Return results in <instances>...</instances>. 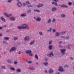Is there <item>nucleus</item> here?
I'll return each mask as SVG.
<instances>
[{"label": "nucleus", "mask_w": 74, "mask_h": 74, "mask_svg": "<svg viewBox=\"0 0 74 74\" xmlns=\"http://www.w3.org/2000/svg\"><path fill=\"white\" fill-rule=\"evenodd\" d=\"M27 26L26 24H23L21 26L17 27V28H27Z\"/></svg>", "instance_id": "nucleus-1"}, {"label": "nucleus", "mask_w": 74, "mask_h": 74, "mask_svg": "<svg viewBox=\"0 0 74 74\" xmlns=\"http://www.w3.org/2000/svg\"><path fill=\"white\" fill-rule=\"evenodd\" d=\"M58 71L61 72H64V71H65V70L63 69V67L62 66H59V68L58 69Z\"/></svg>", "instance_id": "nucleus-2"}, {"label": "nucleus", "mask_w": 74, "mask_h": 74, "mask_svg": "<svg viewBox=\"0 0 74 74\" xmlns=\"http://www.w3.org/2000/svg\"><path fill=\"white\" fill-rule=\"evenodd\" d=\"M16 48L15 47H12L11 48V49H10V52H12L16 50Z\"/></svg>", "instance_id": "nucleus-3"}, {"label": "nucleus", "mask_w": 74, "mask_h": 74, "mask_svg": "<svg viewBox=\"0 0 74 74\" xmlns=\"http://www.w3.org/2000/svg\"><path fill=\"white\" fill-rule=\"evenodd\" d=\"M35 40H33L32 41H31L29 43V44L31 45H34V44L35 43Z\"/></svg>", "instance_id": "nucleus-4"}, {"label": "nucleus", "mask_w": 74, "mask_h": 74, "mask_svg": "<svg viewBox=\"0 0 74 74\" xmlns=\"http://www.w3.org/2000/svg\"><path fill=\"white\" fill-rule=\"evenodd\" d=\"M24 40L25 41H29L30 40V38L28 36H25L24 38Z\"/></svg>", "instance_id": "nucleus-5"}, {"label": "nucleus", "mask_w": 74, "mask_h": 74, "mask_svg": "<svg viewBox=\"0 0 74 74\" xmlns=\"http://www.w3.org/2000/svg\"><path fill=\"white\" fill-rule=\"evenodd\" d=\"M60 51L62 54H64V53H65V51H66V50L65 49H60Z\"/></svg>", "instance_id": "nucleus-6"}, {"label": "nucleus", "mask_w": 74, "mask_h": 74, "mask_svg": "<svg viewBox=\"0 0 74 74\" xmlns=\"http://www.w3.org/2000/svg\"><path fill=\"white\" fill-rule=\"evenodd\" d=\"M29 69L30 70H34L36 69L33 66H30L29 67Z\"/></svg>", "instance_id": "nucleus-7"}, {"label": "nucleus", "mask_w": 74, "mask_h": 74, "mask_svg": "<svg viewBox=\"0 0 74 74\" xmlns=\"http://www.w3.org/2000/svg\"><path fill=\"white\" fill-rule=\"evenodd\" d=\"M17 5V6L19 7H22V3L19 2H18Z\"/></svg>", "instance_id": "nucleus-8"}, {"label": "nucleus", "mask_w": 74, "mask_h": 74, "mask_svg": "<svg viewBox=\"0 0 74 74\" xmlns=\"http://www.w3.org/2000/svg\"><path fill=\"white\" fill-rule=\"evenodd\" d=\"M16 71L17 73H21V69H17L16 70Z\"/></svg>", "instance_id": "nucleus-9"}, {"label": "nucleus", "mask_w": 74, "mask_h": 74, "mask_svg": "<svg viewBox=\"0 0 74 74\" xmlns=\"http://www.w3.org/2000/svg\"><path fill=\"white\" fill-rule=\"evenodd\" d=\"M49 73V74H50V73H52L53 72V70H52V69H49V71H48Z\"/></svg>", "instance_id": "nucleus-10"}, {"label": "nucleus", "mask_w": 74, "mask_h": 74, "mask_svg": "<svg viewBox=\"0 0 74 74\" xmlns=\"http://www.w3.org/2000/svg\"><path fill=\"white\" fill-rule=\"evenodd\" d=\"M0 19L1 20H2V21L4 22H5V19L4 18H3V17H0Z\"/></svg>", "instance_id": "nucleus-11"}, {"label": "nucleus", "mask_w": 74, "mask_h": 74, "mask_svg": "<svg viewBox=\"0 0 74 74\" xmlns=\"http://www.w3.org/2000/svg\"><path fill=\"white\" fill-rule=\"evenodd\" d=\"M47 56H53V53L51 52L50 54H49L47 55Z\"/></svg>", "instance_id": "nucleus-12"}, {"label": "nucleus", "mask_w": 74, "mask_h": 74, "mask_svg": "<svg viewBox=\"0 0 74 74\" xmlns=\"http://www.w3.org/2000/svg\"><path fill=\"white\" fill-rule=\"evenodd\" d=\"M43 5V4H39L37 5V7H38V8H40L41 7H42Z\"/></svg>", "instance_id": "nucleus-13"}, {"label": "nucleus", "mask_w": 74, "mask_h": 74, "mask_svg": "<svg viewBox=\"0 0 74 74\" xmlns=\"http://www.w3.org/2000/svg\"><path fill=\"white\" fill-rule=\"evenodd\" d=\"M26 52L27 53H32V51L30 50H28L26 51Z\"/></svg>", "instance_id": "nucleus-14"}, {"label": "nucleus", "mask_w": 74, "mask_h": 74, "mask_svg": "<svg viewBox=\"0 0 74 74\" xmlns=\"http://www.w3.org/2000/svg\"><path fill=\"white\" fill-rule=\"evenodd\" d=\"M43 64L45 66H48V65H49V64H48V63L47 62H44L43 63Z\"/></svg>", "instance_id": "nucleus-15"}, {"label": "nucleus", "mask_w": 74, "mask_h": 74, "mask_svg": "<svg viewBox=\"0 0 74 74\" xmlns=\"http://www.w3.org/2000/svg\"><path fill=\"white\" fill-rule=\"evenodd\" d=\"M57 10V9L56 8H52V11H56Z\"/></svg>", "instance_id": "nucleus-16"}, {"label": "nucleus", "mask_w": 74, "mask_h": 74, "mask_svg": "<svg viewBox=\"0 0 74 74\" xmlns=\"http://www.w3.org/2000/svg\"><path fill=\"white\" fill-rule=\"evenodd\" d=\"M21 16L22 17H25V16H26V14L25 13H23L21 14Z\"/></svg>", "instance_id": "nucleus-17"}, {"label": "nucleus", "mask_w": 74, "mask_h": 74, "mask_svg": "<svg viewBox=\"0 0 74 74\" xmlns=\"http://www.w3.org/2000/svg\"><path fill=\"white\" fill-rule=\"evenodd\" d=\"M48 48L49 49H50V50H51V49H52V45H50L49 46Z\"/></svg>", "instance_id": "nucleus-18"}, {"label": "nucleus", "mask_w": 74, "mask_h": 74, "mask_svg": "<svg viewBox=\"0 0 74 74\" xmlns=\"http://www.w3.org/2000/svg\"><path fill=\"white\" fill-rule=\"evenodd\" d=\"M35 58L37 59V60H38V56L36 54L35 55Z\"/></svg>", "instance_id": "nucleus-19"}, {"label": "nucleus", "mask_w": 74, "mask_h": 74, "mask_svg": "<svg viewBox=\"0 0 74 74\" xmlns=\"http://www.w3.org/2000/svg\"><path fill=\"white\" fill-rule=\"evenodd\" d=\"M10 20L12 21H15V18L14 17H12L10 18Z\"/></svg>", "instance_id": "nucleus-20"}, {"label": "nucleus", "mask_w": 74, "mask_h": 74, "mask_svg": "<svg viewBox=\"0 0 74 74\" xmlns=\"http://www.w3.org/2000/svg\"><path fill=\"white\" fill-rule=\"evenodd\" d=\"M66 33V32H60V34L61 35H64V34Z\"/></svg>", "instance_id": "nucleus-21"}, {"label": "nucleus", "mask_w": 74, "mask_h": 74, "mask_svg": "<svg viewBox=\"0 0 74 74\" xmlns=\"http://www.w3.org/2000/svg\"><path fill=\"white\" fill-rule=\"evenodd\" d=\"M52 4H54V5L55 6H57V5H58V3H55L54 2H52Z\"/></svg>", "instance_id": "nucleus-22"}, {"label": "nucleus", "mask_w": 74, "mask_h": 74, "mask_svg": "<svg viewBox=\"0 0 74 74\" xmlns=\"http://www.w3.org/2000/svg\"><path fill=\"white\" fill-rule=\"evenodd\" d=\"M4 39L5 40H9L10 39V38L5 37H4Z\"/></svg>", "instance_id": "nucleus-23"}, {"label": "nucleus", "mask_w": 74, "mask_h": 74, "mask_svg": "<svg viewBox=\"0 0 74 74\" xmlns=\"http://www.w3.org/2000/svg\"><path fill=\"white\" fill-rule=\"evenodd\" d=\"M37 21H41V18H38L36 19Z\"/></svg>", "instance_id": "nucleus-24"}, {"label": "nucleus", "mask_w": 74, "mask_h": 74, "mask_svg": "<svg viewBox=\"0 0 74 74\" xmlns=\"http://www.w3.org/2000/svg\"><path fill=\"white\" fill-rule=\"evenodd\" d=\"M4 15L5 16H7V17H10V16H8V15H7V13H4Z\"/></svg>", "instance_id": "nucleus-25"}, {"label": "nucleus", "mask_w": 74, "mask_h": 74, "mask_svg": "<svg viewBox=\"0 0 74 74\" xmlns=\"http://www.w3.org/2000/svg\"><path fill=\"white\" fill-rule=\"evenodd\" d=\"M52 42V40H50L49 42V45H51V44Z\"/></svg>", "instance_id": "nucleus-26"}, {"label": "nucleus", "mask_w": 74, "mask_h": 74, "mask_svg": "<svg viewBox=\"0 0 74 74\" xmlns=\"http://www.w3.org/2000/svg\"><path fill=\"white\" fill-rule=\"evenodd\" d=\"M39 34L40 35V36H42L43 35V34L42 33V32H39Z\"/></svg>", "instance_id": "nucleus-27"}, {"label": "nucleus", "mask_w": 74, "mask_h": 74, "mask_svg": "<svg viewBox=\"0 0 74 74\" xmlns=\"http://www.w3.org/2000/svg\"><path fill=\"white\" fill-rule=\"evenodd\" d=\"M13 38L14 40H18V37L16 36L14 37Z\"/></svg>", "instance_id": "nucleus-28"}, {"label": "nucleus", "mask_w": 74, "mask_h": 74, "mask_svg": "<svg viewBox=\"0 0 74 74\" xmlns=\"http://www.w3.org/2000/svg\"><path fill=\"white\" fill-rule=\"evenodd\" d=\"M10 69L11 70H12L13 71H14L15 70V69L14 68L11 67L10 68Z\"/></svg>", "instance_id": "nucleus-29"}, {"label": "nucleus", "mask_w": 74, "mask_h": 74, "mask_svg": "<svg viewBox=\"0 0 74 74\" xmlns=\"http://www.w3.org/2000/svg\"><path fill=\"white\" fill-rule=\"evenodd\" d=\"M32 12V10H28V11L27 12V14H29V13H30V12Z\"/></svg>", "instance_id": "nucleus-30"}, {"label": "nucleus", "mask_w": 74, "mask_h": 74, "mask_svg": "<svg viewBox=\"0 0 74 74\" xmlns=\"http://www.w3.org/2000/svg\"><path fill=\"white\" fill-rule=\"evenodd\" d=\"M3 43L4 44H8L7 42L5 41H3Z\"/></svg>", "instance_id": "nucleus-31"}, {"label": "nucleus", "mask_w": 74, "mask_h": 74, "mask_svg": "<svg viewBox=\"0 0 74 74\" xmlns=\"http://www.w3.org/2000/svg\"><path fill=\"white\" fill-rule=\"evenodd\" d=\"M59 35V33L58 32H56V36H58Z\"/></svg>", "instance_id": "nucleus-32"}, {"label": "nucleus", "mask_w": 74, "mask_h": 74, "mask_svg": "<svg viewBox=\"0 0 74 74\" xmlns=\"http://www.w3.org/2000/svg\"><path fill=\"white\" fill-rule=\"evenodd\" d=\"M61 16L62 18H63L64 17H65V15H64V14H62L61 15Z\"/></svg>", "instance_id": "nucleus-33"}, {"label": "nucleus", "mask_w": 74, "mask_h": 74, "mask_svg": "<svg viewBox=\"0 0 74 74\" xmlns=\"http://www.w3.org/2000/svg\"><path fill=\"white\" fill-rule=\"evenodd\" d=\"M55 21H56V19L54 18L53 20L52 21L53 22V23H55Z\"/></svg>", "instance_id": "nucleus-34"}, {"label": "nucleus", "mask_w": 74, "mask_h": 74, "mask_svg": "<svg viewBox=\"0 0 74 74\" xmlns=\"http://www.w3.org/2000/svg\"><path fill=\"white\" fill-rule=\"evenodd\" d=\"M27 63H29V64H31V63H32V61H29L27 62Z\"/></svg>", "instance_id": "nucleus-35"}, {"label": "nucleus", "mask_w": 74, "mask_h": 74, "mask_svg": "<svg viewBox=\"0 0 74 74\" xmlns=\"http://www.w3.org/2000/svg\"><path fill=\"white\" fill-rule=\"evenodd\" d=\"M51 22V19H49L47 23H50Z\"/></svg>", "instance_id": "nucleus-36"}, {"label": "nucleus", "mask_w": 74, "mask_h": 74, "mask_svg": "<svg viewBox=\"0 0 74 74\" xmlns=\"http://www.w3.org/2000/svg\"><path fill=\"white\" fill-rule=\"evenodd\" d=\"M1 67L2 69H5V67L4 66H1Z\"/></svg>", "instance_id": "nucleus-37"}, {"label": "nucleus", "mask_w": 74, "mask_h": 74, "mask_svg": "<svg viewBox=\"0 0 74 74\" xmlns=\"http://www.w3.org/2000/svg\"><path fill=\"white\" fill-rule=\"evenodd\" d=\"M26 4L27 5H28V4H30V3L29 1H27L26 2Z\"/></svg>", "instance_id": "nucleus-38"}, {"label": "nucleus", "mask_w": 74, "mask_h": 74, "mask_svg": "<svg viewBox=\"0 0 74 74\" xmlns=\"http://www.w3.org/2000/svg\"><path fill=\"white\" fill-rule=\"evenodd\" d=\"M56 74H60V72H59L58 71H57L56 73Z\"/></svg>", "instance_id": "nucleus-39"}, {"label": "nucleus", "mask_w": 74, "mask_h": 74, "mask_svg": "<svg viewBox=\"0 0 74 74\" xmlns=\"http://www.w3.org/2000/svg\"><path fill=\"white\" fill-rule=\"evenodd\" d=\"M51 30H52V28H50L47 31V32H51Z\"/></svg>", "instance_id": "nucleus-40"}, {"label": "nucleus", "mask_w": 74, "mask_h": 74, "mask_svg": "<svg viewBox=\"0 0 74 74\" xmlns=\"http://www.w3.org/2000/svg\"><path fill=\"white\" fill-rule=\"evenodd\" d=\"M71 4H72L71 2H69L68 3V5H71Z\"/></svg>", "instance_id": "nucleus-41"}, {"label": "nucleus", "mask_w": 74, "mask_h": 74, "mask_svg": "<svg viewBox=\"0 0 74 74\" xmlns=\"http://www.w3.org/2000/svg\"><path fill=\"white\" fill-rule=\"evenodd\" d=\"M53 1L55 2H58L59 1V0H53Z\"/></svg>", "instance_id": "nucleus-42"}, {"label": "nucleus", "mask_w": 74, "mask_h": 74, "mask_svg": "<svg viewBox=\"0 0 74 74\" xmlns=\"http://www.w3.org/2000/svg\"><path fill=\"white\" fill-rule=\"evenodd\" d=\"M60 37H61V38H65V37L64 36H61Z\"/></svg>", "instance_id": "nucleus-43"}, {"label": "nucleus", "mask_w": 74, "mask_h": 74, "mask_svg": "<svg viewBox=\"0 0 74 74\" xmlns=\"http://www.w3.org/2000/svg\"><path fill=\"white\" fill-rule=\"evenodd\" d=\"M7 2H8V3H11V0H8Z\"/></svg>", "instance_id": "nucleus-44"}, {"label": "nucleus", "mask_w": 74, "mask_h": 74, "mask_svg": "<svg viewBox=\"0 0 74 74\" xmlns=\"http://www.w3.org/2000/svg\"><path fill=\"white\" fill-rule=\"evenodd\" d=\"M23 5L24 7H25V5H26V3H23Z\"/></svg>", "instance_id": "nucleus-45"}, {"label": "nucleus", "mask_w": 74, "mask_h": 74, "mask_svg": "<svg viewBox=\"0 0 74 74\" xmlns=\"http://www.w3.org/2000/svg\"><path fill=\"white\" fill-rule=\"evenodd\" d=\"M58 43L59 44H62V42L61 41H60Z\"/></svg>", "instance_id": "nucleus-46"}, {"label": "nucleus", "mask_w": 74, "mask_h": 74, "mask_svg": "<svg viewBox=\"0 0 74 74\" xmlns=\"http://www.w3.org/2000/svg\"><path fill=\"white\" fill-rule=\"evenodd\" d=\"M53 32H56V30L55 29H53Z\"/></svg>", "instance_id": "nucleus-47"}, {"label": "nucleus", "mask_w": 74, "mask_h": 74, "mask_svg": "<svg viewBox=\"0 0 74 74\" xmlns=\"http://www.w3.org/2000/svg\"><path fill=\"white\" fill-rule=\"evenodd\" d=\"M70 59H71V60H73V57H70Z\"/></svg>", "instance_id": "nucleus-48"}, {"label": "nucleus", "mask_w": 74, "mask_h": 74, "mask_svg": "<svg viewBox=\"0 0 74 74\" xmlns=\"http://www.w3.org/2000/svg\"><path fill=\"white\" fill-rule=\"evenodd\" d=\"M36 64H37V66H38V65H39V64H38V63L37 62L36 63Z\"/></svg>", "instance_id": "nucleus-49"}, {"label": "nucleus", "mask_w": 74, "mask_h": 74, "mask_svg": "<svg viewBox=\"0 0 74 74\" xmlns=\"http://www.w3.org/2000/svg\"><path fill=\"white\" fill-rule=\"evenodd\" d=\"M27 7H32V6L31 5H29V6H27Z\"/></svg>", "instance_id": "nucleus-50"}, {"label": "nucleus", "mask_w": 74, "mask_h": 74, "mask_svg": "<svg viewBox=\"0 0 74 74\" xmlns=\"http://www.w3.org/2000/svg\"><path fill=\"white\" fill-rule=\"evenodd\" d=\"M45 72L46 73H48V71H47V70H45Z\"/></svg>", "instance_id": "nucleus-51"}, {"label": "nucleus", "mask_w": 74, "mask_h": 74, "mask_svg": "<svg viewBox=\"0 0 74 74\" xmlns=\"http://www.w3.org/2000/svg\"><path fill=\"white\" fill-rule=\"evenodd\" d=\"M8 62H9V63H11V61H10V60H8Z\"/></svg>", "instance_id": "nucleus-52"}, {"label": "nucleus", "mask_w": 74, "mask_h": 74, "mask_svg": "<svg viewBox=\"0 0 74 74\" xmlns=\"http://www.w3.org/2000/svg\"><path fill=\"white\" fill-rule=\"evenodd\" d=\"M36 11L37 12H40V10H37Z\"/></svg>", "instance_id": "nucleus-53"}, {"label": "nucleus", "mask_w": 74, "mask_h": 74, "mask_svg": "<svg viewBox=\"0 0 74 74\" xmlns=\"http://www.w3.org/2000/svg\"><path fill=\"white\" fill-rule=\"evenodd\" d=\"M14 64H17V62H14Z\"/></svg>", "instance_id": "nucleus-54"}, {"label": "nucleus", "mask_w": 74, "mask_h": 74, "mask_svg": "<svg viewBox=\"0 0 74 74\" xmlns=\"http://www.w3.org/2000/svg\"><path fill=\"white\" fill-rule=\"evenodd\" d=\"M65 6V5H63L61 6V7H64Z\"/></svg>", "instance_id": "nucleus-55"}, {"label": "nucleus", "mask_w": 74, "mask_h": 74, "mask_svg": "<svg viewBox=\"0 0 74 74\" xmlns=\"http://www.w3.org/2000/svg\"><path fill=\"white\" fill-rule=\"evenodd\" d=\"M68 67V66H67V65H66L64 66V67Z\"/></svg>", "instance_id": "nucleus-56"}, {"label": "nucleus", "mask_w": 74, "mask_h": 74, "mask_svg": "<svg viewBox=\"0 0 74 74\" xmlns=\"http://www.w3.org/2000/svg\"><path fill=\"white\" fill-rule=\"evenodd\" d=\"M21 51H19L18 53V54H21Z\"/></svg>", "instance_id": "nucleus-57"}, {"label": "nucleus", "mask_w": 74, "mask_h": 74, "mask_svg": "<svg viewBox=\"0 0 74 74\" xmlns=\"http://www.w3.org/2000/svg\"><path fill=\"white\" fill-rule=\"evenodd\" d=\"M3 27H7V25H4Z\"/></svg>", "instance_id": "nucleus-58"}, {"label": "nucleus", "mask_w": 74, "mask_h": 74, "mask_svg": "<svg viewBox=\"0 0 74 74\" xmlns=\"http://www.w3.org/2000/svg\"><path fill=\"white\" fill-rule=\"evenodd\" d=\"M72 48H74V45H72Z\"/></svg>", "instance_id": "nucleus-59"}, {"label": "nucleus", "mask_w": 74, "mask_h": 74, "mask_svg": "<svg viewBox=\"0 0 74 74\" xmlns=\"http://www.w3.org/2000/svg\"><path fill=\"white\" fill-rule=\"evenodd\" d=\"M3 36V35L1 34H0V36Z\"/></svg>", "instance_id": "nucleus-60"}, {"label": "nucleus", "mask_w": 74, "mask_h": 74, "mask_svg": "<svg viewBox=\"0 0 74 74\" xmlns=\"http://www.w3.org/2000/svg\"><path fill=\"white\" fill-rule=\"evenodd\" d=\"M3 54H5V52H3L2 53Z\"/></svg>", "instance_id": "nucleus-61"}, {"label": "nucleus", "mask_w": 74, "mask_h": 74, "mask_svg": "<svg viewBox=\"0 0 74 74\" xmlns=\"http://www.w3.org/2000/svg\"><path fill=\"white\" fill-rule=\"evenodd\" d=\"M64 7H66V8H67V7H68V6H67L65 5Z\"/></svg>", "instance_id": "nucleus-62"}, {"label": "nucleus", "mask_w": 74, "mask_h": 74, "mask_svg": "<svg viewBox=\"0 0 74 74\" xmlns=\"http://www.w3.org/2000/svg\"><path fill=\"white\" fill-rule=\"evenodd\" d=\"M30 56H33V54H31L29 55Z\"/></svg>", "instance_id": "nucleus-63"}, {"label": "nucleus", "mask_w": 74, "mask_h": 74, "mask_svg": "<svg viewBox=\"0 0 74 74\" xmlns=\"http://www.w3.org/2000/svg\"><path fill=\"white\" fill-rule=\"evenodd\" d=\"M47 58H46L45 59V60L46 61H47Z\"/></svg>", "instance_id": "nucleus-64"}]
</instances>
